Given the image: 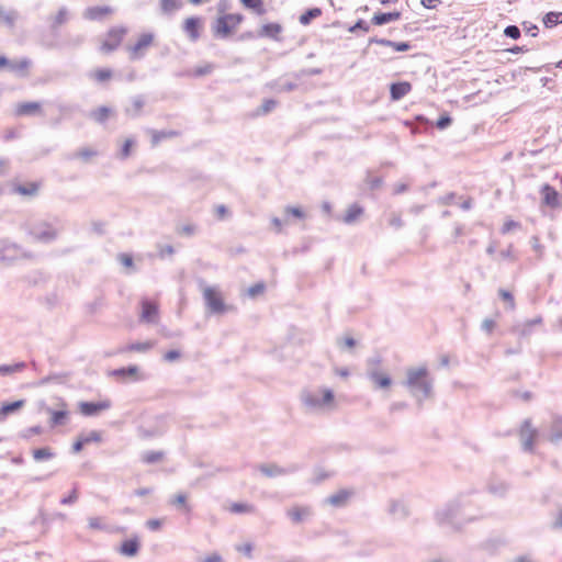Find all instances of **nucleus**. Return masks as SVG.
Segmentation results:
<instances>
[{
  "label": "nucleus",
  "instance_id": "7ed1b4c3",
  "mask_svg": "<svg viewBox=\"0 0 562 562\" xmlns=\"http://www.w3.org/2000/svg\"><path fill=\"white\" fill-rule=\"evenodd\" d=\"M461 510V502L459 498L447 502L441 508L435 512V520L439 526H450L452 530L460 531L462 526L457 524L454 519Z\"/></svg>",
  "mask_w": 562,
  "mask_h": 562
},
{
  "label": "nucleus",
  "instance_id": "9d476101",
  "mask_svg": "<svg viewBox=\"0 0 562 562\" xmlns=\"http://www.w3.org/2000/svg\"><path fill=\"white\" fill-rule=\"evenodd\" d=\"M538 435V430L532 427L531 420L529 418L525 419L521 423L520 429H519V437L521 440V447L522 450L526 452H532L533 451V442L535 438Z\"/></svg>",
  "mask_w": 562,
  "mask_h": 562
},
{
  "label": "nucleus",
  "instance_id": "2f4dec72",
  "mask_svg": "<svg viewBox=\"0 0 562 562\" xmlns=\"http://www.w3.org/2000/svg\"><path fill=\"white\" fill-rule=\"evenodd\" d=\"M562 439V417L558 416L553 419L551 424L549 441L552 443H558Z\"/></svg>",
  "mask_w": 562,
  "mask_h": 562
},
{
  "label": "nucleus",
  "instance_id": "4be33fe9",
  "mask_svg": "<svg viewBox=\"0 0 562 562\" xmlns=\"http://www.w3.org/2000/svg\"><path fill=\"white\" fill-rule=\"evenodd\" d=\"M401 16H402L401 11L376 12L371 18V24L376 25V26L385 25L390 22L400 20Z\"/></svg>",
  "mask_w": 562,
  "mask_h": 562
},
{
  "label": "nucleus",
  "instance_id": "2eb2a0df",
  "mask_svg": "<svg viewBox=\"0 0 562 562\" xmlns=\"http://www.w3.org/2000/svg\"><path fill=\"white\" fill-rule=\"evenodd\" d=\"M114 9L110 5H94L85 9L82 16L89 21H102L104 16L112 14Z\"/></svg>",
  "mask_w": 562,
  "mask_h": 562
},
{
  "label": "nucleus",
  "instance_id": "412c9836",
  "mask_svg": "<svg viewBox=\"0 0 562 562\" xmlns=\"http://www.w3.org/2000/svg\"><path fill=\"white\" fill-rule=\"evenodd\" d=\"M412 90L408 81H396L390 85V98L392 101H398Z\"/></svg>",
  "mask_w": 562,
  "mask_h": 562
},
{
  "label": "nucleus",
  "instance_id": "de8ad7c7",
  "mask_svg": "<svg viewBox=\"0 0 562 562\" xmlns=\"http://www.w3.org/2000/svg\"><path fill=\"white\" fill-rule=\"evenodd\" d=\"M164 434V430L159 429L158 427H151V428H145L139 427L138 428V435L139 437L144 439L159 437Z\"/></svg>",
  "mask_w": 562,
  "mask_h": 562
},
{
  "label": "nucleus",
  "instance_id": "a19ab883",
  "mask_svg": "<svg viewBox=\"0 0 562 562\" xmlns=\"http://www.w3.org/2000/svg\"><path fill=\"white\" fill-rule=\"evenodd\" d=\"M151 341H136L127 345L122 349V351H136V352H146L151 349Z\"/></svg>",
  "mask_w": 562,
  "mask_h": 562
},
{
  "label": "nucleus",
  "instance_id": "20e7f679",
  "mask_svg": "<svg viewBox=\"0 0 562 562\" xmlns=\"http://www.w3.org/2000/svg\"><path fill=\"white\" fill-rule=\"evenodd\" d=\"M244 21L240 13H224L216 18L212 24V32L215 38H227L232 32Z\"/></svg>",
  "mask_w": 562,
  "mask_h": 562
},
{
  "label": "nucleus",
  "instance_id": "0eeeda50",
  "mask_svg": "<svg viewBox=\"0 0 562 562\" xmlns=\"http://www.w3.org/2000/svg\"><path fill=\"white\" fill-rule=\"evenodd\" d=\"M126 32L127 29L124 26L111 27L106 33V38L100 46V50L105 54H110L116 50L120 47Z\"/></svg>",
  "mask_w": 562,
  "mask_h": 562
},
{
  "label": "nucleus",
  "instance_id": "6ab92c4d",
  "mask_svg": "<svg viewBox=\"0 0 562 562\" xmlns=\"http://www.w3.org/2000/svg\"><path fill=\"white\" fill-rule=\"evenodd\" d=\"M60 406L61 409L58 411L53 409L52 407H45V412L50 415L49 423L52 427L64 425L69 415L66 402L61 401Z\"/></svg>",
  "mask_w": 562,
  "mask_h": 562
},
{
  "label": "nucleus",
  "instance_id": "473e14b6",
  "mask_svg": "<svg viewBox=\"0 0 562 562\" xmlns=\"http://www.w3.org/2000/svg\"><path fill=\"white\" fill-rule=\"evenodd\" d=\"M149 132L151 134V144L154 146L159 144L162 139L177 137L180 135V132L173 131V130H168V131L150 130Z\"/></svg>",
  "mask_w": 562,
  "mask_h": 562
},
{
  "label": "nucleus",
  "instance_id": "a18cd8bd",
  "mask_svg": "<svg viewBox=\"0 0 562 562\" xmlns=\"http://www.w3.org/2000/svg\"><path fill=\"white\" fill-rule=\"evenodd\" d=\"M509 491V484L506 482L493 483L488 485V492L493 495L503 497Z\"/></svg>",
  "mask_w": 562,
  "mask_h": 562
},
{
  "label": "nucleus",
  "instance_id": "aec40b11",
  "mask_svg": "<svg viewBox=\"0 0 562 562\" xmlns=\"http://www.w3.org/2000/svg\"><path fill=\"white\" fill-rule=\"evenodd\" d=\"M283 31V27L280 23L270 22L262 24L260 30L258 31V37H267L273 41H281L279 37L280 33Z\"/></svg>",
  "mask_w": 562,
  "mask_h": 562
},
{
  "label": "nucleus",
  "instance_id": "72a5a7b5",
  "mask_svg": "<svg viewBox=\"0 0 562 562\" xmlns=\"http://www.w3.org/2000/svg\"><path fill=\"white\" fill-rule=\"evenodd\" d=\"M187 499L188 497L186 493H178L169 499V504L180 510H183L184 513H190L191 507Z\"/></svg>",
  "mask_w": 562,
  "mask_h": 562
},
{
  "label": "nucleus",
  "instance_id": "4c0bfd02",
  "mask_svg": "<svg viewBox=\"0 0 562 562\" xmlns=\"http://www.w3.org/2000/svg\"><path fill=\"white\" fill-rule=\"evenodd\" d=\"M19 14L15 10L5 11L3 7H0V20L9 27L13 29Z\"/></svg>",
  "mask_w": 562,
  "mask_h": 562
},
{
  "label": "nucleus",
  "instance_id": "7c9ffc66",
  "mask_svg": "<svg viewBox=\"0 0 562 562\" xmlns=\"http://www.w3.org/2000/svg\"><path fill=\"white\" fill-rule=\"evenodd\" d=\"M363 212H364V210H363V207H362L360 204H358V203H353V204H351V205L348 207V210L346 211V214H345V215H344V217H342V222H344L345 224L350 225V224L355 223V222H356V220H357L360 215H362V214H363Z\"/></svg>",
  "mask_w": 562,
  "mask_h": 562
},
{
  "label": "nucleus",
  "instance_id": "39448f33",
  "mask_svg": "<svg viewBox=\"0 0 562 562\" xmlns=\"http://www.w3.org/2000/svg\"><path fill=\"white\" fill-rule=\"evenodd\" d=\"M203 299L211 314H224L233 310V306L225 304L221 293L215 288L206 286L203 292Z\"/></svg>",
  "mask_w": 562,
  "mask_h": 562
},
{
  "label": "nucleus",
  "instance_id": "f257e3e1",
  "mask_svg": "<svg viewBox=\"0 0 562 562\" xmlns=\"http://www.w3.org/2000/svg\"><path fill=\"white\" fill-rule=\"evenodd\" d=\"M403 385L408 389L412 396L417 400L418 406L422 407L423 401L432 394L434 380L429 378L426 367L408 368Z\"/></svg>",
  "mask_w": 562,
  "mask_h": 562
},
{
  "label": "nucleus",
  "instance_id": "9b49d317",
  "mask_svg": "<svg viewBox=\"0 0 562 562\" xmlns=\"http://www.w3.org/2000/svg\"><path fill=\"white\" fill-rule=\"evenodd\" d=\"M112 406L110 400L99 402L81 401L78 403L79 412L86 417L97 416L100 412L106 411Z\"/></svg>",
  "mask_w": 562,
  "mask_h": 562
},
{
  "label": "nucleus",
  "instance_id": "423d86ee",
  "mask_svg": "<svg viewBox=\"0 0 562 562\" xmlns=\"http://www.w3.org/2000/svg\"><path fill=\"white\" fill-rule=\"evenodd\" d=\"M32 60L22 57L19 60H11L5 55L0 54V71L8 70L20 78L27 77V69L31 67Z\"/></svg>",
  "mask_w": 562,
  "mask_h": 562
},
{
  "label": "nucleus",
  "instance_id": "ddd939ff",
  "mask_svg": "<svg viewBox=\"0 0 562 562\" xmlns=\"http://www.w3.org/2000/svg\"><path fill=\"white\" fill-rule=\"evenodd\" d=\"M372 44L391 47L394 52L397 53H404L412 48V44L409 42H395L378 36H372L368 40V46Z\"/></svg>",
  "mask_w": 562,
  "mask_h": 562
},
{
  "label": "nucleus",
  "instance_id": "5701e85b",
  "mask_svg": "<svg viewBox=\"0 0 562 562\" xmlns=\"http://www.w3.org/2000/svg\"><path fill=\"white\" fill-rule=\"evenodd\" d=\"M352 492L347 490H339L337 493L329 495L325 498V503L336 508L345 507Z\"/></svg>",
  "mask_w": 562,
  "mask_h": 562
},
{
  "label": "nucleus",
  "instance_id": "603ef678",
  "mask_svg": "<svg viewBox=\"0 0 562 562\" xmlns=\"http://www.w3.org/2000/svg\"><path fill=\"white\" fill-rule=\"evenodd\" d=\"M113 75V71L109 68H100L90 74V77L99 82L109 80Z\"/></svg>",
  "mask_w": 562,
  "mask_h": 562
},
{
  "label": "nucleus",
  "instance_id": "8fccbe9b",
  "mask_svg": "<svg viewBox=\"0 0 562 562\" xmlns=\"http://www.w3.org/2000/svg\"><path fill=\"white\" fill-rule=\"evenodd\" d=\"M52 522L50 515L46 514L43 508L38 509L37 516L32 520V525L41 524L43 527L48 528Z\"/></svg>",
  "mask_w": 562,
  "mask_h": 562
},
{
  "label": "nucleus",
  "instance_id": "6e6552de",
  "mask_svg": "<svg viewBox=\"0 0 562 562\" xmlns=\"http://www.w3.org/2000/svg\"><path fill=\"white\" fill-rule=\"evenodd\" d=\"M334 392L331 389H323V397L319 398L316 394H313L308 391H304L302 393V401L304 405L308 408H319L326 404H329L334 401Z\"/></svg>",
  "mask_w": 562,
  "mask_h": 562
},
{
  "label": "nucleus",
  "instance_id": "f03ea898",
  "mask_svg": "<svg viewBox=\"0 0 562 562\" xmlns=\"http://www.w3.org/2000/svg\"><path fill=\"white\" fill-rule=\"evenodd\" d=\"M57 222V217H54L53 222L40 220L32 223H25L23 224L22 228L34 241L41 244H50L55 241L59 235L58 229L54 225V223Z\"/></svg>",
  "mask_w": 562,
  "mask_h": 562
},
{
  "label": "nucleus",
  "instance_id": "f8f14e48",
  "mask_svg": "<svg viewBox=\"0 0 562 562\" xmlns=\"http://www.w3.org/2000/svg\"><path fill=\"white\" fill-rule=\"evenodd\" d=\"M542 199V205H546L551 209H557L560 206V193L557 191L554 187L549 183H543L539 190Z\"/></svg>",
  "mask_w": 562,
  "mask_h": 562
},
{
  "label": "nucleus",
  "instance_id": "c756f323",
  "mask_svg": "<svg viewBox=\"0 0 562 562\" xmlns=\"http://www.w3.org/2000/svg\"><path fill=\"white\" fill-rule=\"evenodd\" d=\"M112 112H113V110L110 106L101 105L98 109L92 110L89 113V117L92 119L93 121H95L99 124H104L108 121L109 115Z\"/></svg>",
  "mask_w": 562,
  "mask_h": 562
},
{
  "label": "nucleus",
  "instance_id": "69168bd1",
  "mask_svg": "<svg viewBox=\"0 0 562 562\" xmlns=\"http://www.w3.org/2000/svg\"><path fill=\"white\" fill-rule=\"evenodd\" d=\"M77 501H78V491H77V484H75L71 492L67 496H65L60 499V504L61 505H72Z\"/></svg>",
  "mask_w": 562,
  "mask_h": 562
},
{
  "label": "nucleus",
  "instance_id": "ea45409f",
  "mask_svg": "<svg viewBox=\"0 0 562 562\" xmlns=\"http://www.w3.org/2000/svg\"><path fill=\"white\" fill-rule=\"evenodd\" d=\"M389 512L390 514L395 515L401 519H404L408 516L407 507L400 501H392Z\"/></svg>",
  "mask_w": 562,
  "mask_h": 562
},
{
  "label": "nucleus",
  "instance_id": "bf43d9fd",
  "mask_svg": "<svg viewBox=\"0 0 562 562\" xmlns=\"http://www.w3.org/2000/svg\"><path fill=\"white\" fill-rule=\"evenodd\" d=\"M504 35L512 40H518L521 35V32L517 25L510 24L504 29Z\"/></svg>",
  "mask_w": 562,
  "mask_h": 562
},
{
  "label": "nucleus",
  "instance_id": "09e8293b",
  "mask_svg": "<svg viewBox=\"0 0 562 562\" xmlns=\"http://www.w3.org/2000/svg\"><path fill=\"white\" fill-rule=\"evenodd\" d=\"M229 509L234 514H246L254 513L255 506L248 503H233Z\"/></svg>",
  "mask_w": 562,
  "mask_h": 562
},
{
  "label": "nucleus",
  "instance_id": "e2e57ef3",
  "mask_svg": "<svg viewBox=\"0 0 562 562\" xmlns=\"http://www.w3.org/2000/svg\"><path fill=\"white\" fill-rule=\"evenodd\" d=\"M498 295L503 301L508 303V306L510 310L515 308V300H514V295L512 294L510 291L505 290V289H499Z\"/></svg>",
  "mask_w": 562,
  "mask_h": 562
},
{
  "label": "nucleus",
  "instance_id": "c03bdc74",
  "mask_svg": "<svg viewBox=\"0 0 562 562\" xmlns=\"http://www.w3.org/2000/svg\"><path fill=\"white\" fill-rule=\"evenodd\" d=\"M164 457V451H146L142 456V461L147 464H154L161 461Z\"/></svg>",
  "mask_w": 562,
  "mask_h": 562
},
{
  "label": "nucleus",
  "instance_id": "5fc2aeb1",
  "mask_svg": "<svg viewBox=\"0 0 562 562\" xmlns=\"http://www.w3.org/2000/svg\"><path fill=\"white\" fill-rule=\"evenodd\" d=\"M117 260L120 261V263L127 268V269H132L133 271H135V268H134V259H133V256L130 255V254H126V252H120L117 255Z\"/></svg>",
  "mask_w": 562,
  "mask_h": 562
},
{
  "label": "nucleus",
  "instance_id": "6e6d98bb",
  "mask_svg": "<svg viewBox=\"0 0 562 562\" xmlns=\"http://www.w3.org/2000/svg\"><path fill=\"white\" fill-rule=\"evenodd\" d=\"M357 31L369 32L370 24L366 20L359 19L355 24L348 27V32L350 33H356Z\"/></svg>",
  "mask_w": 562,
  "mask_h": 562
},
{
  "label": "nucleus",
  "instance_id": "f704fd0d",
  "mask_svg": "<svg viewBox=\"0 0 562 562\" xmlns=\"http://www.w3.org/2000/svg\"><path fill=\"white\" fill-rule=\"evenodd\" d=\"M544 27L552 29L562 23V12L550 11L542 18Z\"/></svg>",
  "mask_w": 562,
  "mask_h": 562
},
{
  "label": "nucleus",
  "instance_id": "1a4fd4ad",
  "mask_svg": "<svg viewBox=\"0 0 562 562\" xmlns=\"http://www.w3.org/2000/svg\"><path fill=\"white\" fill-rule=\"evenodd\" d=\"M301 467L296 463L288 467H280L276 463H262L258 465V470L267 477H276L297 472Z\"/></svg>",
  "mask_w": 562,
  "mask_h": 562
},
{
  "label": "nucleus",
  "instance_id": "c9c22d12",
  "mask_svg": "<svg viewBox=\"0 0 562 562\" xmlns=\"http://www.w3.org/2000/svg\"><path fill=\"white\" fill-rule=\"evenodd\" d=\"M32 457L36 462L50 460L55 457V452L49 447H42L32 450Z\"/></svg>",
  "mask_w": 562,
  "mask_h": 562
},
{
  "label": "nucleus",
  "instance_id": "f3484780",
  "mask_svg": "<svg viewBox=\"0 0 562 562\" xmlns=\"http://www.w3.org/2000/svg\"><path fill=\"white\" fill-rule=\"evenodd\" d=\"M153 41H154L153 33H143L139 36V38L137 40V42L133 46L128 47V49L131 52L130 58L132 60H135V59L143 57V54H139V50L148 47L153 43Z\"/></svg>",
  "mask_w": 562,
  "mask_h": 562
},
{
  "label": "nucleus",
  "instance_id": "13d9d810",
  "mask_svg": "<svg viewBox=\"0 0 562 562\" xmlns=\"http://www.w3.org/2000/svg\"><path fill=\"white\" fill-rule=\"evenodd\" d=\"M85 445L91 442H100L102 440L101 432L97 430L90 431L88 435H79Z\"/></svg>",
  "mask_w": 562,
  "mask_h": 562
},
{
  "label": "nucleus",
  "instance_id": "dca6fc26",
  "mask_svg": "<svg viewBox=\"0 0 562 562\" xmlns=\"http://www.w3.org/2000/svg\"><path fill=\"white\" fill-rule=\"evenodd\" d=\"M201 22L202 20L200 16H190L183 22L182 29L187 33L189 40L193 43L200 38Z\"/></svg>",
  "mask_w": 562,
  "mask_h": 562
},
{
  "label": "nucleus",
  "instance_id": "393cba45",
  "mask_svg": "<svg viewBox=\"0 0 562 562\" xmlns=\"http://www.w3.org/2000/svg\"><path fill=\"white\" fill-rule=\"evenodd\" d=\"M25 405V400H16L13 402H3L0 406V419L3 422L7 416L14 414Z\"/></svg>",
  "mask_w": 562,
  "mask_h": 562
},
{
  "label": "nucleus",
  "instance_id": "cd10ccee",
  "mask_svg": "<svg viewBox=\"0 0 562 562\" xmlns=\"http://www.w3.org/2000/svg\"><path fill=\"white\" fill-rule=\"evenodd\" d=\"M40 182H30L27 184H14L13 192L24 196H35L40 190Z\"/></svg>",
  "mask_w": 562,
  "mask_h": 562
},
{
  "label": "nucleus",
  "instance_id": "338daca9",
  "mask_svg": "<svg viewBox=\"0 0 562 562\" xmlns=\"http://www.w3.org/2000/svg\"><path fill=\"white\" fill-rule=\"evenodd\" d=\"M366 182H367V184H368L370 190H376V189L382 187L383 178H381V177H373V178H371L370 177V172L368 171V176H367Z\"/></svg>",
  "mask_w": 562,
  "mask_h": 562
},
{
  "label": "nucleus",
  "instance_id": "79ce46f5",
  "mask_svg": "<svg viewBox=\"0 0 562 562\" xmlns=\"http://www.w3.org/2000/svg\"><path fill=\"white\" fill-rule=\"evenodd\" d=\"M26 367L24 361L15 362L13 364H0V374L10 375L12 373L22 371Z\"/></svg>",
  "mask_w": 562,
  "mask_h": 562
},
{
  "label": "nucleus",
  "instance_id": "0e129e2a",
  "mask_svg": "<svg viewBox=\"0 0 562 562\" xmlns=\"http://www.w3.org/2000/svg\"><path fill=\"white\" fill-rule=\"evenodd\" d=\"M42 431H43L42 426L35 425V426L29 427V428L24 429L23 431H21L20 437L23 439H30L33 435H40V434H42Z\"/></svg>",
  "mask_w": 562,
  "mask_h": 562
},
{
  "label": "nucleus",
  "instance_id": "864d4df0",
  "mask_svg": "<svg viewBox=\"0 0 562 562\" xmlns=\"http://www.w3.org/2000/svg\"><path fill=\"white\" fill-rule=\"evenodd\" d=\"M67 14H68L67 8L61 7L58 10L57 14L55 15L50 27L54 30V29H57L59 25L64 24L67 21Z\"/></svg>",
  "mask_w": 562,
  "mask_h": 562
},
{
  "label": "nucleus",
  "instance_id": "680f3d73",
  "mask_svg": "<svg viewBox=\"0 0 562 562\" xmlns=\"http://www.w3.org/2000/svg\"><path fill=\"white\" fill-rule=\"evenodd\" d=\"M265 290H266V284L263 281H260V282H257V283L250 285L247 290V294L250 297H255L256 295L263 293Z\"/></svg>",
  "mask_w": 562,
  "mask_h": 562
},
{
  "label": "nucleus",
  "instance_id": "49530a36",
  "mask_svg": "<svg viewBox=\"0 0 562 562\" xmlns=\"http://www.w3.org/2000/svg\"><path fill=\"white\" fill-rule=\"evenodd\" d=\"M182 2L180 0H160V8L164 13H171L180 9Z\"/></svg>",
  "mask_w": 562,
  "mask_h": 562
},
{
  "label": "nucleus",
  "instance_id": "3c124183",
  "mask_svg": "<svg viewBox=\"0 0 562 562\" xmlns=\"http://www.w3.org/2000/svg\"><path fill=\"white\" fill-rule=\"evenodd\" d=\"M97 155H98L97 150L85 147V148H80L78 151H76L72 156L69 157V159L80 158L83 161H88L90 158H92Z\"/></svg>",
  "mask_w": 562,
  "mask_h": 562
},
{
  "label": "nucleus",
  "instance_id": "58836bf2",
  "mask_svg": "<svg viewBox=\"0 0 562 562\" xmlns=\"http://www.w3.org/2000/svg\"><path fill=\"white\" fill-rule=\"evenodd\" d=\"M239 1L246 9L252 10L257 15H263L267 12L262 0H239Z\"/></svg>",
  "mask_w": 562,
  "mask_h": 562
},
{
  "label": "nucleus",
  "instance_id": "4d7b16f0",
  "mask_svg": "<svg viewBox=\"0 0 562 562\" xmlns=\"http://www.w3.org/2000/svg\"><path fill=\"white\" fill-rule=\"evenodd\" d=\"M336 342L340 349H351V348L356 347V345H357V340L350 336L344 337V338H337Z\"/></svg>",
  "mask_w": 562,
  "mask_h": 562
},
{
  "label": "nucleus",
  "instance_id": "052dcab7",
  "mask_svg": "<svg viewBox=\"0 0 562 562\" xmlns=\"http://www.w3.org/2000/svg\"><path fill=\"white\" fill-rule=\"evenodd\" d=\"M451 123H452V117L448 113H445L438 117V120L435 123V126L438 130H446L447 127H449L451 125Z\"/></svg>",
  "mask_w": 562,
  "mask_h": 562
},
{
  "label": "nucleus",
  "instance_id": "a211bd4d",
  "mask_svg": "<svg viewBox=\"0 0 562 562\" xmlns=\"http://www.w3.org/2000/svg\"><path fill=\"white\" fill-rule=\"evenodd\" d=\"M18 250H21V246L14 243H3L0 248V262L11 265L19 258Z\"/></svg>",
  "mask_w": 562,
  "mask_h": 562
},
{
  "label": "nucleus",
  "instance_id": "e433bc0d",
  "mask_svg": "<svg viewBox=\"0 0 562 562\" xmlns=\"http://www.w3.org/2000/svg\"><path fill=\"white\" fill-rule=\"evenodd\" d=\"M322 15V9L314 7L305 10L299 18L302 25H308L314 19Z\"/></svg>",
  "mask_w": 562,
  "mask_h": 562
},
{
  "label": "nucleus",
  "instance_id": "4468645a",
  "mask_svg": "<svg viewBox=\"0 0 562 562\" xmlns=\"http://www.w3.org/2000/svg\"><path fill=\"white\" fill-rule=\"evenodd\" d=\"M142 313H140V321L154 324L157 322L159 308L158 305L147 299H143L142 302Z\"/></svg>",
  "mask_w": 562,
  "mask_h": 562
},
{
  "label": "nucleus",
  "instance_id": "a878e982",
  "mask_svg": "<svg viewBox=\"0 0 562 562\" xmlns=\"http://www.w3.org/2000/svg\"><path fill=\"white\" fill-rule=\"evenodd\" d=\"M146 103V98L143 94H137L132 98V108L124 110L127 116L133 119L138 117L142 114V110Z\"/></svg>",
  "mask_w": 562,
  "mask_h": 562
},
{
  "label": "nucleus",
  "instance_id": "37998d69",
  "mask_svg": "<svg viewBox=\"0 0 562 562\" xmlns=\"http://www.w3.org/2000/svg\"><path fill=\"white\" fill-rule=\"evenodd\" d=\"M138 372V367L135 364H131L128 367H122L117 368L111 371V375L113 376H120V378H126L134 375Z\"/></svg>",
  "mask_w": 562,
  "mask_h": 562
},
{
  "label": "nucleus",
  "instance_id": "b1692460",
  "mask_svg": "<svg viewBox=\"0 0 562 562\" xmlns=\"http://www.w3.org/2000/svg\"><path fill=\"white\" fill-rule=\"evenodd\" d=\"M140 548V543L138 540V537L135 536L133 538H130L127 540H124L120 547V553L125 557H135Z\"/></svg>",
  "mask_w": 562,
  "mask_h": 562
},
{
  "label": "nucleus",
  "instance_id": "bb28decb",
  "mask_svg": "<svg viewBox=\"0 0 562 562\" xmlns=\"http://www.w3.org/2000/svg\"><path fill=\"white\" fill-rule=\"evenodd\" d=\"M368 376L378 389H387L392 384V378L389 374L381 373L376 370L370 371Z\"/></svg>",
  "mask_w": 562,
  "mask_h": 562
},
{
  "label": "nucleus",
  "instance_id": "774afa93",
  "mask_svg": "<svg viewBox=\"0 0 562 562\" xmlns=\"http://www.w3.org/2000/svg\"><path fill=\"white\" fill-rule=\"evenodd\" d=\"M277 101L274 99H266L260 109H259V112L262 113V114H266L270 111H272L276 106H277Z\"/></svg>",
  "mask_w": 562,
  "mask_h": 562
},
{
  "label": "nucleus",
  "instance_id": "c85d7f7f",
  "mask_svg": "<svg viewBox=\"0 0 562 562\" xmlns=\"http://www.w3.org/2000/svg\"><path fill=\"white\" fill-rule=\"evenodd\" d=\"M42 104L37 101L23 102L18 105L15 113L16 115H33L41 112Z\"/></svg>",
  "mask_w": 562,
  "mask_h": 562
}]
</instances>
